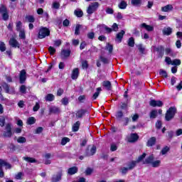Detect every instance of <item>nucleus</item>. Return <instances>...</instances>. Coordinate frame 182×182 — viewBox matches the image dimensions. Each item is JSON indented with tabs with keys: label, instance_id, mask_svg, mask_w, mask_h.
<instances>
[{
	"label": "nucleus",
	"instance_id": "1",
	"mask_svg": "<svg viewBox=\"0 0 182 182\" xmlns=\"http://www.w3.org/2000/svg\"><path fill=\"white\" fill-rule=\"evenodd\" d=\"M176 113H177V108H176V107H170L166 112L165 117L166 120L170 122V120L174 117Z\"/></svg>",
	"mask_w": 182,
	"mask_h": 182
},
{
	"label": "nucleus",
	"instance_id": "2",
	"mask_svg": "<svg viewBox=\"0 0 182 182\" xmlns=\"http://www.w3.org/2000/svg\"><path fill=\"white\" fill-rule=\"evenodd\" d=\"M49 35H50V31L49 29L45 27L40 28L38 31L39 39H43V38H46V36H49Z\"/></svg>",
	"mask_w": 182,
	"mask_h": 182
},
{
	"label": "nucleus",
	"instance_id": "3",
	"mask_svg": "<svg viewBox=\"0 0 182 182\" xmlns=\"http://www.w3.org/2000/svg\"><path fill=\"white\" fill-rule=\"evenodd\" d=\"M97 8H99V3L98 2H94L89 5L87 13L89 15H92L94 12H96L97 11Z\"/></svg>",
	"mask_w": 182,
	"mask_h": 182
},
{
	"label": "nucleus",
	"instance_id": "4",
	"mask_svg": "<svg viewBox=\"0 0 182 182\" xmlns=\"http://www.w3.org/2000/svg\"><path fill=\"white\" fill-rule=\"evenodd\" d=\"M0 14H2L4 21H8V19H9L8 9H6V6H5L4 4L0 6Z\"/></svg>",
	"mask_w": 182,
	"mask_h": 182
},
{
	"label": "nucleus",
	"instance_id": "5",
	"mask_svg": "<svg viewBox=\"0 0 182 182\" xmlns=\"http://www.w3.org/2000/svg\"><path fill=\"white\" fill-rule=\"evenodd\" d=\"M4 137H12V124L11 123L6 124V131L3 133Z\"/></svg>",
	"mask_w": 182,
	"mask_h": 182
},
{
	"label": "nucleus",
	"instance_id": "6",
	"mask_svg": "<svg viewBox=\"0 0 182 182\" xmlns=\"http://www.w3.org/2000/svg\"><path fill=\"white\" fill-rule=\"evenodd\" d=\"M149 105L152 106V107H161V106H163V102L160 100H151L149 102Z\"/></svg>",
	"mask_w": 182,
	"mask_h": 182
},
{
	"label": "nucleus",
	"instance_id": "7",
	"mask_svg": "<svg viewBox=\"0 0 182 182\" xmlns=\"http://www.w3.org/2000/svg\"><path fill=\"white\" fill-rule=\"evenodd\" d=\"M124 33H126V32L123 30H122L121 32L118 33L116 36L115 42H117V43H122V40L123 39Z\"/></svg>",
	"mask_w": 182,
	"mask_h": 182
},
{
	"label": "nucleus",
	"instance_id": "8",
	"mask_svg": "<svg viewBox=\"0 0 182 182\" xmlns=\"http://www.w3.org/2000/svg\"><path fill=\"white\" fill-rule=\"evenodd\" d=\"M19 79H20V83L21 84L25 83V81L26 80V71L25 70H22L20 72Z\"/></svg>",
	"mask_w": 182,
	"mask_h": 182
},
{
	"label": "nucleus",
	"instance_id": "9",
	"mask_svg": "<svg viewBox=\"0 0 182 182\" xmlns=\"http://www.w3.org/2000/svg\"><path fill=\"white\" fill-rule=\"evenodd\" d=\"M96 146L93 145L90 151L88 149L86 150V156L88 157H90V156H94L96 154Z\"/></svg>",
	"mask_w": 182,
	"mask_h": 182
},
{
	"label": "nucleus",
	"instance_id": "10",
	"mask_svg": "<svg viewBox=\"0 0 182 182\" xmlns=\"http://www.w3.org/2000/svg\"><path fill=\"white\" fill-rule=\"evenodd\" d=\"M86 113H87V110L80 109V110L77 111L75 116H76L77 119H82V117H83V116L85 114H86Z\"/></svg>",
	"mask_w": 182,
	"mask_h": 182
},
{
	"label": "nucleus",
	"instance_id": "11",
	"mask_svg": "<svg viewBox=\"0 0 182 182\" xmlns=\"http://www.w3.org/2000/svg\"><path fill=\"white\" fill-rule=\"evenodd\" d=\"M139 140V135L137 134H131L130 136L128 138V141L129 143H134Z\"/></svg>",
	"mask_w": 182,
	"mask_h": 182
},
{
	"label": "nucleus",
	"instance_id": "12",
	"mask_svg": "<svg viewBox=\"0 0 182 182\" xmlns=\"http://www.w3.org/2000/svg\"><path fill=\"white\" fill-rule=\"evenodd\" d=\"M60 180H62V171H60L58 174L54 175L51 178L52 182H58L60 181Z\"/></svg>",
	"mask_w": 182,
	"mask_h": 182
},
{
	"label": "nucleus",
	"instance_id": "13",
	"mask_svg": "<svg viewBox=\"0 0 182 182\" xmlns=\"http://www.w3.org/2000/svg\"><path fill=\"white\" fill-rule=\"evenodd\" d=\"M9 45L11 48H19V43H18V41L14 38L10 39Z\"/></svg>",
	"mask_w": 182,
	"mask_h": 182
},
{
	"label": "nucleus",
	"instance_id": "14",
	"mask_svg": "<svg viewBox=\"0 0 182 182\" xmlns=\"http://www.w3.org/2000/svg\"><path fill=\"white\" fill-rule=\"evenodd\" d=\"M173 5L168 4L166 6L161 7V11L162 12H170V11H173Z\"/></svg>",
	"mask_w": 182,
	"mask_h": 182
},
{
	"label": "nucleus",
	"instance_id": "15",
	"mask_svg": "<svg viewBox=\"0 0 182 182\" xmlns=\"http://www.w3.org/2000/svg\"><path fill=\"white\" fill-rule=\"evenodd\" d=\"M79 77V68H74L71 74V78L75 80Z\"/></svg>",
	"mask_w": 182,
	"mask_h": 182
},
{
	"label": "nucleus",
	"instance_id": "16",
	"mask_svg": "<svg viewBox=\"0 0 182 182\" xmlns=\"http://www.w3.org/2000/svg\"><path fill=\"white\" fill-rule=\"evenodd\" d=\"M141 28H144V29H146V31H148V32H151L154 31V27L147 25L145 23H143L140 25Z\"/></svg>",
	"mask_w": 182,
	"mask_h": 182
},
{
	"label": "nucleus",
	"instance_id": "17",
	"mask_svg": "<svg viewBox=\"0 0 182 182\" xmlns=\"http://www.w3.org/2000/svg\"><path fill=\"white\" fill-rule=\"evenodd\" d=\"M156 137L152 136V137H151V138L148 140V141H147V143H146V146H147L148 147H153V146H154V144H156Z\"/></svg>",
	"mask_w": 182,
	"mask_h": 182
},
{
	"label": "nucleus",
	"instance_id": "18",
	"mask_svg": "<svg viewBox=\"0 0 182 182\" xmlns=\"http://www.w3.org/2000/svg\"><path fill=\"white\" fill-rule=\"evenodd\" d=\"M69 56H70V50H62L61 51L62 59L69 58Z\"/></svg>",
	"mask_w": 182,
	"mask_h": 182
},
{
	"label": "nucleus",
	"instance_id": "19",
	"mask_svg": "<svg viewBox=\"0 0 182 182\" xmlns=\"http://www.w3.org/2000/svg\"><path fill=\"white\" fill-rule=\"evenodd\" d=\"M153 161H154V156L151 155L147 157L145 161L143 162V164H152Z\"/></svg>",
	"mask_w": 182,
	"mask_h": 182
},
{
	"label": "nucleus",
	"instance_id": "20",
	"mask_svg": "<svg viewBox=\"0 0 182 182\" xmlns=\"http://www.w3.org/2000/svg\"><path fill=\"white\" fill-rule=\"evenodd\" d=\"M77 171H78V168L77 166H73L68 168V174H70V176H73V174H76V173H77Z\"/></svg>",
	"mask_w": 182,
	"mask_h": 182
},
{
	"label": "nucleus",
	"instance_id": "21",
	"mask_svg": "<svg viewBox=\"0 0 182 182\" xmlns=\"http://www.w3.org/2000/svg\"><path fill=\"white\" fill-rule=\"evenodd\" d=\"M127 166H128V168L129 170H133L136 166H137V161H132L127 164Z\"/></svg>",
	"mask_w": 182,
	"mask_h": 182
},
{
	"label": "nucleus",
	"instance_id": "22",
	"mask_svg": "<svg viewBox=\"0 0 182 182\" xmlns=\"http://www.w3.org/2000/svg\"><path fill=\"white\" fill-rule=\"evenodd\" d=\"M102 86L105 87L107 90H112V83L110 81H104L102 82Z\"/></svg>",
	"mask_w": 182,
	"mask_h": 182
},
{
	"label": "nucleus",
	"instance_id": "23",
	"mask_svg": "<svg viewBox=\"0 0 182 182\" xmlns=\"http://www.w3.org/2000/svg\"><path fill=\"white\" fill-rule=\"evenodd\" d=\"M100 92H102V87H97L96 89V92L92 95V100H96L99 95H100Z\"/></svg>",
	"mask_w": 182,
	"mask_h": 182
},
{
	"label": "nucleus",
	"instance_id": "24",
	"mask_svg": "<svg viewBox=\"0 0 182 182\" xmlns=\"http://www.w3.org/2000/svg\"><path fill=\"white\" fill-rule=\"evenodd\" d=\"M162 32L164 35H166V36H170L171 33H173V28L170 27L164 28Z\"/></svg>",
	"mask_w": 182,
	"mask_h": 182
},
{
	"label": "nucleus",
	"instance_id": "25",
	"mask_svg": "<svg viewBox=\"0 0 182 182\" xmlns=\"http://www.w3.org/2000/svg\"><path fill=\"white\" fill-rule=\"evenodd\" d=\"M154 50L156 52H159L160 55L164 53V47L163 46H159L158 47H154Z\"/></svg>",
	"mask_w": 182,
	"mask_h": 182
},
{
	"label": "nucleus",
	"instance_id": "26",
	"mask_svg": "<svg viewBox=\"0 0 182 182\" xmlns=\"http://www.w3.org/2000/svg\"><path fill=\"white\" fill-rule=\"evenodd\" d=\"M118 8H119V9H126V8H127V2L125 1H121L118 4Z\"/></svg>",
	"mask_w": 182,
	"mask_h": 182
},
{
	"label": "nucleus",
	"instance_id": "27",
	"mask_svg": "<svg viewBox=\"0 0 182 182\" xmlns=\"http://www.w3.org/2000/svg\"><path fill=\"white\" fill-rule=\"evenodd\" d=\"M46 102H53L55 100V95L53 94H48L45 97Z\"/></svg>",
	"mask_w": 182,
	"mask_h": 182
},
{
	"label": "nucleus",
	"instance_id": "28",
	"mask_svg": "<svg viewBox=\"0 0 182 182\" xmlns=\"http://www.w3.org/2000/svg\"><path fill=\"white\" fill-rule=\"evenodd\" d=\"M49 112H50V113L56 114V113H60V109L57 107H50L49 109Z\"/></svg>",
	"mask_w": 182,
	"mask_h": 182
},
{
	"label": "nucleus",
	"instance_id": "29",
	"mask_svg": "<svg viewBox=\"0 0 182 182\" xmlns=\"http://www.w3.org/2000/svg\"><path fill=\"white\" fill-rule=\"evenodd\" d=\"M79 127H80V122L77 121L73 125V132H77L79 130Z\"/></svg>",
	"mask_w": 182,
	"mask_h": 182
},
{
	"label": "nucleus",
	"instance_id": "30",
	"mask_svg": "<svg viewBox=\"0 0 182 182\" xmlns=\"http://www.w3.org/2000/svg\"><path fill=\"white\" fill-rule=\"evenodd\" d=\"M161 164V161L156 160V161H153V162L151 164V167L157 168V167H160Z\"/></svg>",
	"mask_w": 182,
	"mask_h": 182
},
{
	"label": "nucleus",
	"instance_id": "31",
	"mask_svg": "<svg viewBox=\"0 0 182 182\" xmlns=\"http://www.w3.org/2000/svg\"><path fill=\"white\" fill-rule=\"evenodd\" d=\"M80 29H82V25L77 24L75 29V35H80Z\"/></svg>",
	"mask_w": 182,
	"mask_h": 182
},
{
	"label": "nucleus",
	"instance_id": "32",
	"mask_svg": "<svg viewBox=\"0 0 182 182\" xmlns=\"http://www.w3.org/2000/svg\"><path fill=\"white\" fill-rule=\"evenodd\" d=\"M143 0H131V4L133 6H139V5H141V2Z\"/></svg>",
	"mask_w": 182,
	"mask_h": 182
},
{
	"label": "nucleus",
	"instance_id": "33",
	"mask_svg": "<svg viewBox=\"0 0 182 182\" xmlns=\"http://www.w3.org/2000/svg\"><path fill=\"white\" fill-rule=\"evenodd\" d=\"M128 46H130V48L134 47V38L133 37H131L128 40Z\"/></svg>",
	"mask_w": 182,
	"mask_h": 182
},
{
	"label": "nucleus",
	"instance_id": "34",
	"mask_svg": "<svg viewBox=\"0 0 182 182\" xmlns=\"http://www.w3.org/2000/svg\"><path fill=\"white\" fill-rule=\"evenodd\" d=\"M25 161H27L28 163H36V159L34 158L31 157H23V158Z\"/></svg>",
	"mask_w": 182,
	"mask_h": 182
},
{
	"label": "nucleus",
	"instance_id": "35",
	"mask_svg": "<svg viewBox=\"0 0 182 182\" xmlns=\"http://www.w3.org/2000/svg\"><path fill=\"white\" fill-rule=\"evenodd\" d=\"M74 14L77 18H82L83 16V11L82 10H75Z\"/></svg>",
	"mask_w": 182,
	"mask_h": 182
},
{
	"label": "nucleus",
	"instance_id": "36",
	"mask_svg": "<svg viewBox=\"0 0 182 182\" xmlns=\"http://www.w3.org/2000/svg\"><path fill=\"white\" fill-rule=\"evenodd\" d=\"M171 65L172 66H180V65H181V60L179 59H175L172 60Z\"/></svg>",
	"mask_w": 182,
	"mask_h": 182
},
{
	"label": "nucleus",
	"instance_id": "37",
	"mask_svg": "<svg viewBox=\"0 0 182 182\" xmlns=\"http://www.w3.org/2000/svg\"><path fill=\"white\" fill-rule=\"evenodd\" d=\"M150 119H156L157 117V110H152L149 114Z\"/></svg>",
	"mask_w": 182,
	"mask_h": 182
},
{
	"label": "nucleus",
	"instance_id": "38",
	"mask_svg": "<svg viewBox=\"0 0 182 182\" xmlns=\"http://www.w3.org/2000/svg\"><path fill=\"white\" fill-rule=\"evenodd\" d=\"M36 122V119H35V117H29L28 119H27V124H35Z\"/></svg>",
	"mask_w": 182,
	"mask_h": 182
},
{
	"label": "nucleus",
	"instance_id": "39",
	"mask_svg": "<svg viewBox=\"0 0 182 182\" xmlns=\"http://www.w3.org/2000/svg\"><path fill=\"white\" fill-rule=\"evenodd\" d=\"M105 50H108L109 53H112L113 52V46L110 45V43H107L105 46Z\"/></svg>",
	"mask_w": 182,
	"mask_h": 182
},
{
	"label": "nucleus",
	"instance_id": "40",
	"mask_svg": "<svg viewBox=\"0 0 182 182\" xmlns=\"http://www.w3.org/2000/svg\"><path fill=\"white\" fill-rule=\"evenodd\" d=\"M18 32H19V38H21V39H25L26 38V36L25 34V29L21 30Z\"/></svg>",
	"mask_w": 182,
	"mask_h": 182
},
{
	"label": "nucleus",
	"instance_id": "41",
	"mask_svg": "<svg viewBox=\"0 0 182 182\" xmlns=\"http://www.w3.org/2000/svg\"><path fill=\"white\" fill-rule=\"evenodd\" d=\"M61 103L64 106H68L69 105V98L68 97H64L61 100Z\"/></svg>",
	"mask_w": 182,
	"mask_h": 182
},
{
	"label": "nucleus",
	"instance_id": "42",
	"mask_svg": "<svg viewBox=\"0 0 182 182\" xmlns=\"http://www.w3.org/2000/svg\"><path fill=\"white\" fill-rule=\"evenodd\" d=\"M70 141V139L68 137H64L61 140V144L62 146H65L67 143H69Z\"/></svg>",
	"mask_w": 182,
	"mask_h": 182
},
{
	"label": "nucleus",
	"instance_id": "43",
	"mask_svg": "<svg viewBox=\"0 0 182 182\" xmlns=\"http://www.w3.org/2000/svg\"><path fill=\"white\" fill-rule=\"evenodd\" d=\"M146 153H144L142 155L139 156L138 157V159L136 161V163H140V161H143V160H144V159H146Z\"/></svg>",
	"mask_w": 182,
	"mask_h": 182
},
{
	"label": "nucleus",
	"instance_id": "44",
	"mask_svg": "<svg viewBox=\"0 0 182 182\" xmlns=\"http://www.w3.org/2000/svg\"><path fill=\"white\" fill-rule=\"evenodd\" d=\"M17 142L20 143V144H23V143H26V138L23 137V136H19L17 139Z\"/></svg>",
	"mask_w": 182,
	"mask_h": 182
},
{
	"label": "nucleus",
	"instance_id": "45",
	"mask_svg": "<svg viewBox=\"0 0 182 182\" xmlns=\"http://www.w3.org/2000/svg\"><path fill=\"white\" fill-rule=\"evenodd\" d=\"M16 31H23V28H22V22L21 21H18L16 23Z\"/></svg>",
	"mask_w": 182,
	"mask_h": 182
},
{
	"label": "nucleus",
	"instance_id": "46",
	"mask_svg": "<svg viewBox=\"0 0 182 182\" xmlns=\"http://www.w3.org/2000/svg\"><path fill=\"white\" fill-rule=\"evenodd\" d=\"M2 87L4 89L6 93L9 92V85L6 82L3 83Z\"/></svg>",
	"mask_w": 182,
	"mask_h": 182
},
{
	"label": "nucleus",
	"instance_id": "47",
	"mask_svg": "<svg viewBox=\"0 0 182 182\" xmlns=\"http://www.w3.org/2000/svg\"><path fill=\"white\" fill-rule=\"evenodd\" d=\"M0 50H1V52H5V50H6V47L5 46V43L0 42Z\"/></svg>",
	"mask_w": 182,
	"mask_h": 182
},
{
	"label": "nucleus",
	"instance_id": "48",
	"mask_svg": "<svg viewBox=\"0 0 182 182\" xmlns=\"http://www.w3.org/2000/svg\"><path fill=\"white\" fill-rule=\"evenodd\" d=\"M129 170H130L129 167H122L120 168V172L122 173V174H127Z\"/></svg>",
	"mask_w": 182,
	"mask_h": 182
},
{
	"label": "nucleus",
	"instance_id": "49",
	"mask_svg": "<svg viewBox=\"0 0 182 182\" xmlns=\"http://www.w3.org/2000/svg\"><path fill=\"white\" fill-rule=\"evenodd\" d=\"M26 19H27L28 22H30V23L35 22V18L33 17V16H27L26 17Z\"/></svg>",
	"mask_w": 182,
	"mask_h": 182
},
{
	"label": "nucleus",
	"instance_id": "50",
	"mask_svg": "<svg viewBox=\"0 0 182 182\" xmlns=\"http://www.w3.org/2000/svg\"><path fill=\"white\" fill-rule=\"evenodd\" d=\"M170 150V148L168 146H165L161 151L162 156H164V154H167V152Z\"/></svg>",
	"mask_w": 182,
	"mask_h": 182
},
{
	"label": "nucleus",
	"instance_id": "51",
	"mask_svg": "<svg viewBox=\"0 0 182 182\" xmlns=\"http://www.w3.org/2000/svg\"><path fill=\"white\" fill-rule=\"evenodd\" d=\"M20 92H21V93H23V95H26V86L21 85L20 87Z\"/></svg>",
	"mask_w": 182,
	"mask_h": 182
},
{
	"label": "nucleus",
	"instance_id": "52",
	"mask_svg": "<svg viewBox=\"0 0 182 182\" xmlns=\"http://www.w3.org/2000/svg\"><path fill=\"white\" fill-rule=\"evenodd\" d=\"M159 75L162 76V77H167V72H166V70H160Z\"/></svg>",
	"mask_w": 182,
	"mask_h": 182
},
{
	"label": "nucleus",
	"instance_id": "53",
	"mask_svg": "<svg viewBox=\"0 0 182 182\" xmlns=\"http://www.w3.org/2000/svg\"><path fill=\"white\" fill-rule=\"evenodd\" d=\"M116 117H117V119H118L119 120H120V119H122V117H123V112H122V111H118V112H117Z\"/></svg>",
	"mask_w": 182,
	"mask_h": 182
},
{
	"label": "nucleus",
	"instance_id": "54",
	"mask_svg": "<svg viewBox=\"0 0 182 182\" xmlns=\"http://www.w3.org/2000/svg\"><path fill=\"white\" fill-rule=\"evenodd\" d=\"M127 105H128V101H126V102H122L121 109H122V110H126V109H127Z\"/></svg>",
	"mask_w": 182,
	"mask_h": 182
},
{
	"label": "nucleus",
	"instance_id": "55",
	"mask_svg": "<svg viewBox=\"0 0 182 182\" xmlns=\"http://www.w3.org/2000/svg\"><path fill=\"white\" fill-rule=\"evenodd\" d=\"M87 37L88 39H94L95 38V33L94 32H89L87 34Z\"/></svg>",
	"mask_w": 182,
	"mask_h": 182
},
{
	"label": "nucleus",
	"instance_id": "56",
	"mask_svg": "<svg viewBox=\"0 0 182 182\" xmlns=\"http://www.w3.org/2000/svg\"><path fill=\"white\" fill-rule=\"evenodd\" d=\"M100 59L102 63H109V59H107L102 55L100 57Z\"/></svg>",
	"mask_w": 182,
	"mask_h": 182
},
{
	"label": "nucleus",
	"instance_id": "57",
	"mask_svg": "<svg viewBox=\"0 0 182 182\" xmlns=\"http://www.w3.org/2000/svg\"><path fill=\"white\" fill-rule=\"evenodd\" d=\"M41 107V105L38 102L36 103V105L33 107V112H38Z\"/></svg>",
	"mask_w": 182,
	"mask_h": 182
},
{
	"label": "nucleus",
	"instance_id": "58",
	"mask_svg": "<svg viewBox=\"0 0 182 182\" xmlns=\"http://www.w3.org/2000/svg\"><path fill=\"white\" fill-rule=\"evenodd\" d=\"M23 176V173H22V172H19L18 173V174L16 175L15 178L16 180H21Z\"/></svg>",
	"mask_w": 182,
	"mask_h": 182
},
{
	"label": "nucleus",
	"instance_id": "59",
	"mask_svg": "<svg viewBox=\"0 0 182 182\" xmlns=\"http://www.w3.org/2000/svg\"><path fill=\"white\" fill-rule=\"evenodd\" d=\"M137 48L141 53H144V48L143 47V45L139 44L137 46Z\"/></svg>",
	"mask_w": 182,
	"mask_h": 182
},
{
	"label": "nucleus",
	"instance_id": "60",
	"mask_svg": "<svg viewBox=\"0 0 182 182\" xmlns=\"http://www.w3.org/2000/svg\"><path fill=\"white\" fill-rule=\"evenodd\" d=\"M7 163L8 162H6V161H4V159H0V168H2L3 166L5 167Z\"/></svg>",
	"mask_w": 182,
	"mask_h": 182
},
{
	"label": "nucleus",
	"instance_id": "61",
	"mask_svg": "<svg viewBox=\"0 0 182 182\" xmlns=\"http://www.w3.org/2000/svg\"><path fill=\"white\" fill-rule=\"evenodd\" d=\"M62 45V40L54 41V46H60Z\"/></svg>",
	"mask_w": 182,
	"mask_h": 182
},
{
	"label": "nucleus",
	"instance_id": "62",
	"mask_svg": "<svg viewBox=\"0 0 182 182\" xmlns=\"http://www.w3.org/2000/svg\"><path fill=\"white\" fill-rule=\"evenodd\" d=\"M93 173V169L87 168L85 171L86 176H90Z\"/></svg>",
	"mask_w": 182,
	"mask_h": 182
},
{
	"label": "nucleus",
	"instance_id": "63",
	"mask_svg": "<svg viewBox=\"0 0 182 182\" xmlns=\"http://www.w3.org/2000/svg\"><path fill=\"white\" fill-rule=\"evenodd\" d=\"M48 50H49L50 55H53L56 52V49H55V48H53L52 46L48 48Z\"/></svg>",
	"mask_w": 182,
	"mask_h": 182
},
{
	"label": "nucleus",
	"instance_id": "64",
	"mask_svg": "<svg viewBox=\"0 0 182 182\" xmlns=\"http://www.w3.org/2000/svg\"><path fill=\"white\" fill-rule=\"evenodd\" d=\"M165 62L167 63V65H171V63H173V60H171V58L169 57L166 58Z\"/></svg>",
	"mask_w": 182,
	"mask_h": 182
}]
</instances>
